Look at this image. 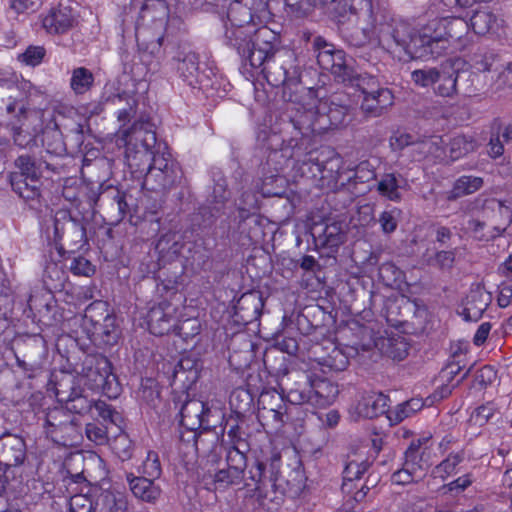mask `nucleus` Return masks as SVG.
Listing matches in <instances>:
<instances>
[{
	"label": "nucleus",
	"mask_w": 512,
	"mask_h": 512,
	"mask_svg": "<svg viewBox=\"0 0 512 512\" xmlns=\"http://www.w3.org/2000/svg\"><path fill=\"white\" fill-rule=\"evenodd\" d=\"M134 100L135 118L130 125V188H139L158 194L179 184L183 172L167 147L157 142L155 125L144 98Z\"/></svg>",
	"instance_id": "nucleus-1"
},
{
	"label": "nucleus",
	"mask_w": 512,
	"mask_h": 512,
	"mask_svg": "<svg viewBox=\"0 0 512 512\" xmlns=\"http://www.w3.org/2000/svg\"><path fill=\"white\" fill-rule=\"evenodd\" d=\"M280 455H274L269 464L259 459L253 460V465L247 474H240L228 467L217 470L214 473H205L201 478V484L210 492H225L230 488H247L255 491L262 506L272 503L276 506L283 501L284 480L280 474Z\"/></svg>",
	"instance_id": "nucleus-2"
},
{
	"label": "nucleus",
	"mask_w": 512,
	"mask_h": 512,
	"mask_svg": "<svg viewBox=\"0 0 512 512\" xmlns=\"http://www.w3.org/2000/svg\"><path fill=\"white\" fill-rule=\"evenodd\" d=\"M263 363L269 373L286 375L284 391L291 404L326 408L339 394L338 385L328 378L306 371L288 373L285 357L276 349L265 352Z\"/></svg>",
	"instance_id": "nucleus-3"
},
{
	"label": "nucleus",
	"mask_w": 512,
	"mask_h": 512,
	"mask_svg": "<svg viewBox=\"0 0 512 512\" xmlns=\"http://www.w3.org/2000/svg\"><path fill=\"white\" fill-rule=\"evenodd\" d=\"M362 38L353 39L355 46L363 45L370 33H375L380 42L389 48H399L412 59H428L431 56L426 26L420 31L414 29L404 21L391 19L389 22L378 23L374 15L369 14V23L359 28Z\"/></svg>",
	"instance_id": "nucleus-4"
},
{
	"label": "nucleus",
	"mask_w": 512,
	"mask_h": 512,
	"mask_svg": "<svg viewBox=\"0 0 512 512\" xmlns=\"http://www.w3.org/2000/svg\"><path fill=\"white\" fill-rule=\"evenodd\" d=\"M275 39L273 47L269 48L268 55L262 63L249 67L262 74L269 85L273 87L282 86L283 98L294 102L297 100L295 94L301 82V69L294 64L296 58L293 52L281 53V37L278 33L275 35Z\"/></svg>",
	"instance_id": "nucleus-5"
},
{
	"label": "nucleus",
	"mask_w": 512,
	"mask_h": 512,
	"mask_svg": "<svg viewBox=\"0 0 512 512\" xmlns=\"http://www.w3.org/2000/svg\"><path fill=\"white\" fill-rule=\"evenodd\" d=\"M277 33L268 26L248 25L244 27H225L223 44L235 51L244 68L259 65L268 55L269 49L276 41Z\"/></svg>",
	"instance_id": "nucleus-6"
},
{
	"label": "nucleus",
	"mask_w": 512,
	"mask_h": 512,
	"mask_svg": "<svg viewBox=\"0 0 512 512\" xmlns=\"http://www.w3.org/2000/svg\"><path fill=\"white\" fill-rule=\"evenodd\" d=\"M96 417L106 424L100 427L94 423H88L85 428L87 438L96 445H104L110 442V446L118 455L128 452V433L126 432V420L111 405L104 401L95 404Z\"/></svg>",
	"instance_id": "nucleus-7"
},
{
	"label": "nucleus",
	"mask_w": 512,
	"mask_h": 512,
	"mask_svg": "<svg viewBox=\"0 0 512 512\" xmlns=\"http://www.w3.org/2000/svg\"><path fill=\"white\" fill-rule=\"evenodd\" d=\"M75 371L88 389L101 392L110 399L120 394L121 387L111 371V363L102 353L85 354Z\"/></svg>",
	"instance_id": "nucleus-8"
},
{
	"label": "nucleus",
	"mask_w": 512,
	"mask_h": 512,
	"mask_svg": "<svg viewBox=\"0 0 512 512\" xmlns=\"http://www.w3.org/2000/svg\"><path fill=\"white\" fill-rule=\"evenodd\" d=\"M320 116L319 107L297 110L288 124L291 136L283 139L281 152L290 150V155L294 156L313 146L315 137L324 134L323 129H318Z\"/></svg>",
	"instance_id": "nucleus-9"
},
{
	"label": "nucleus",
	"mask_w": 512,
	"mask_h": 512,
	"mask_svg": "<svg viewBox=\"0 0 512 512\" xmlns=\"http://www.w3.org/2000/svg\"><path fill=\"white\" fill-rule=\"evenodd\" d=\"M112 207L117 210L120 219L110 227H100L96 232V239L101 253L106 259L119 260L124 254V247L126 245V224H121L120 221L125 217L127 212L128 203L126 201V192L118 189L113 190Z\"/></svg>",
	"instance_id": "nucleus-10"
},
{
	"label": "nucleus",
	"mask_w": 512,
	"mask_h": 512,
	"mask_svg": "<svg viewBox=\"0 0 512 512\" xmlns=\"http://www.w3.org/2000/svg\"><path fill=\"white\" fill-rule=\"evenodd\" d=\"M54 240L61 256L88 249V238L83 218L73 217L66 211L54 218Z\"/></svg>",
	"instance_id": "nucleus-11"
},
{
	"label": "nucleus",
	"mask_w": 512,
	"mask_h": 512,
	"mask_svg": "<svg viewBox=\"0 0 512 512\" xmlns=\"http://www.w3.org/2000/svg\"><path fill=\"white\" fill-rule=\"evenodd\" d=\"M470 24L460 17L435 18L426 25L430 58L441 56L452 42L461 41L467 35Z\"/></svg>",
	"instance_id": "nucleus-12"
},
{
	"label": "nucleus",
	"mask_w": 512,
	"mask_h": 512,
	"mask_svg": "<svg viewBox=\"0 0 512 512\" xmlns=\"http://www.w3.org/2000/svg\"><path fill=\"white\" fill-rule=\"evenodd\" d=\"M43 427L46 436L57 445L71 447L77 445L82 439L81 423L78 417L62 406L47 410Z\"/></svg>",
	"instance_id": "nucleus-13"
},
{
	"label": "nucleus",
	"mask_w": 512,
	"mask_h": 512,
	"mask_svg": "<svg viewBox=\"0 0 512 512\" xmlns=\"http://www.w3.org/2000/svg\"><path fill=\"white\" fill-rule=\"evenodd\" d=\"M165 28L166 20L164 18H156L154 11L147 5L142 6L135 23L138 51L148 57L158 54L162 47Z\"/></svg>",
	"instance_id": "nucleus-14"
},
{
	"label": "nucleus",
	"mask_w": 512,
	"mask_h": 512,
	"mask_svg": "<svg viewBox=\"0 0 512 512\" xmlns=\"http://www.w3.org/2000/svg\"><path fill=\"white\" fill-rule=\"evenodd\" d=\"M176 308L168 302H162L158 306L152 307L146 316V322L149 332L155 336H163L173 332L185 341L198 335V328L192 327L191 332H186V326L194 324V321L185 319L178 321Z\"/></svg>",
	"instance_id": "nucleus-15"
},
{
	"label": "nucleus",
	"mask_w": 512,
	"mask_h": 512,
	"mask_svg": "<svg viewBox=\"0 0 512 512\" xmlns=\"http://www.w3.org/2000/svg\"><path fill=\"white\" fill-rule=\"evenodd\" d=\"M479 74L467 70H459L452 63L442 64L437 68V77L434 92L441 97H453L462 88L465 95H476L480 89L475 82L479 81Z\"/></svg>",
	"instance_id": "nucleus-16"
},
{
	"label": "nucleus",
	"mask_w": 512,
	"mask_h": 512,
	"mask_svg": "<svg viewBox=\"0 0 512 512\" xmlns=\"http://www.w3.org/2000/svg\"><path fill=\"white\" fill-rule=\"evenodd\" d=\"M303 39L311 45V51L323 70L329 71L339 83L343 77H347V71L351 66L347 64L344 50L337 48L320 35L304 33Z\"/></svg>",
	"instance_id": "nucleus-17"
},
{
	"label": "nucleus",
	"mask_w": 512,
	"mask_h": 512,
	"mask_svg": "<svg viewBox=\"0 0 512 512\" xmlns=\"http://www.w3.org/2000/svg\"><path fill=\"white\" fill-rule=\"evenodd\" d=\"M99 306H102V304L92 303L86 308L82 327L90 342L96 348L105 350L118 343L121 330L116 317L113 315L106 314L103 317V322L94 318L93 312Z\"/></svg>",
	"instance_id": "nucleus-18"
},
{
	"label": "nucleus",
	"mask_w": 512,
	"mask_h": 512,
	"mask_svg": "<svg viewBox=\"0 0 512 512\" xmlns=\"http://www.w3.org/2000/svg\"><path fill=\"white\" fill-rule=\"evenodd\" d=\"M175 60L179 77L192 88L206 90L213 86L211 79L200 70L199 55L187 47L179 48Z\"/></svg>",
	"instance_id": "nucleus-19"
},
{
	"label": "nucleus",
	"mask_w": 512,
	"mask_h": 512,
	"mask_svg": "<svg viewBox=\"0 0 512 512\" xmlns=\"http://www.w3.org/2000/svg\"><path fill=\"white\" fill-rule=\"evenodd\" d=\"M321 174L318 188L327 191H336L345 186L340 182L343 173V159L334 149L322 147L320 149Z\"/></svg>",
	"instance_id": "nucleus-20"
},
{
	"label": "nucleus",
	"mask_w": 512,
	"mask_h": 512,
	"mask_svg": "<svg viewBox=\"0 0 512 512\" xmlns=\"http://www.w3.org/2000/svg\"><path fill=\"white\" fill-rule=\"evenodd\" d=\"M235 207L237 216L235 221L238 222L237 229L241 232H245L244 225L249 220L255 225L261 224L260 216V198L256 191L249 189L241 192L240 196L235 199Z\"/></svg>",
	"instance_id": "nucleus-21"
},
{
	"label": "nucleus",
	"mask_w": 512,
	"mask_h": 512,
	"mask_svg": "<svg viewBox=\"0 0 512 512\" xmlns=\"http://www.w3.org/2000/svg\"><path fill=\"white\" fill-rule=\"evenodd\" d=\"M26 458V443L17 434L5 431L0 435V464L16 467L23 464Z\"/></svg>",
	"instance_id": "nucleus-22"
},
{
	"label": "nucleus",
	"mask_w": 512,
	"mask_h": 512,
	"mask_svg": "<svg viewBox=\"0 0 512 512\" xmlns=\"http://www.w3.org/2000/svg\"><path fill=\"white\" fill-rule=\"evenodd\" d=\"M282 154L289 159H294V168H296L300 176L311 180L318 188L322 166L320 161V150H315L313 146H311L306 151H301L299 155L295 154L294 156H291L290 150L288 152H282Z\"/></svg>",
	"instance_id": "nucleus-23"
},
{
	"label": "nucleus",
	"mask_w": 512,
	"mask_h": 512,
	"mask_svg": "<svg viewBox=\"0 0 512 512\" xmlns=\"http://www.w3.org/2000/svg\"><path fill=\"white\" fill-rule=\"evenodd\" d=\"M200 376L199 361L190 357H182L172 368L169 376L170 385L187 391L192 389Z\"/></svg>",
	"instance_id": "nucleus-24"
},
{
	"label": "nucleus",
	"mask_w": 512,
	"mask_h": 512,
	"mask_svg": "<svg viewBox=\"0 0 512 512\" xmlns=\"http://www.w3.org/2000/svg\"><path fill=\"white\" fill-rule=\"evenodd\" d=\"M469 24L477 35L491 34L499 37L505 33V21L487 7L474 10Z\"/></svg>",
	"instance_id": "nucleus-25"
},
{
	"label": "nucleus",
	"mask_w": 512,
	"mask_h": 512,
	"mask_svg": "<svg viewBox=\"0 0 512 512\" xmlns=\"http://www.w3.org/2000/svg\"><path fill=\"white\" fill-rule=\"evenodd\" d=\"M263 307L264 302L258 292L244 293L234 306L235 321L247 326L259 320Z\"/></svg>",
	"instance_id": "nucleus-26"
},
{
	"label": "nucleus",
	"mask_w": 512,
	"mask_h": 512,
	"mask_svg": "<svg viewBox=\"0 0 512 512\" xmlns=\"http://www.w3.org/2000/svg\"><path fill=\"white\" fill-rule=\"evenodd\" d=\"M223 435L213 429H201L195 441L193 453L198 457L207 458L212 463L221 459L222 449L225 446Z\"/></svg>",
	"instance_id": "nucleus-27"
},
{
	"label": "nucleus",
	"mask_w": 512,
	"mask_h": 512,
	"mask_svg": "<svg viewBox=\"0 0 512 512\" xmlns=\"http://www.w3.org/2000/svg\"><path fill=\"white\" fill-rule=\"evenodd\" d=\"M492 301L491 293L480 283L472 284L466 296L462 316L465 321H478Z\"/></svg>",
	"instance_id": "nucleus-28"
},
{
	"label": "nucleus",
	"mask_w": 512,
	"mask_h": 512,
	"mask_svg": "<svg viewBox=\"0 0 512 512\" xmlns=\"http://www.w3.org/2000/svg\"><path fill=\"white\" fill-rule=\"evenodd\" d=\"M17 171L11 172L9 180L13 179H42L43 170H52L54 167L40 157L28 153L21 154L15 159Z\"/></svg>",
	"instance_id": "nucleus-29"
},
{
	"label": "nucleus",
	"mask_w": 512,
	"mask_h": 512,
	"mask_svg": "<svg viewBox=\"0 0 512 512\" xmlns=\"http://www.w3.org/2000/svg\"><path fill=\"white\" fill-rule=\"evenodd\" d=\"M391 89H377L375 93L362 97L360 110L365 118H377L385 115L394 104Z\"/></svg>",
	"instance_id": "nucleus-30"
},
{
	"label": "nucleus",
	"mask_w": 512,
	"mask_h": 512,
	"mask_svg": "<svg viewBox=\"0 0 512 512\" xmlns=\"http://www.w3.org/2000/svg\"><path fill=\"white\" fill-rule=\"evenodd\" d=\"M364 7L358 11V9L349 0L339 1L334 8V18L337 23L341 26V30L344 33H348V27H345L349 23H358L361 18L367 19L369 22V14L373 15L372 4L370 1H361Z\"/></svg>",
	"instance_id": "nucleus-31"
},
{
	"label": "nucleus",
	"mask_w": 512,
	"mask_h": 512,
	"mask_svg": "<svg viewBox=\"0 0 512 512\" xmlns=\"http://www.w3.org/2000/svg\"><path fill=\"white\" fill-rule=\"evenodd\" d=\"M60 393H58V401L64 402V409L69 411L76 416V414H86L95 411V404L98 401L90 400L87 396L83 394V389L80 385H72L69 387V390L59 389Z\"/></svg>",
	"instance_id": "nucleus-32"
},
{
	"label": "nucleus",
	"mask_w": 512,
	"mask_h": 512,
	"mask_svg": "<svg viewBox=\"0 0 512 512\" xmlns=\"http://www.w3.org/2000/svg\"><path fill=\"white\" fill-rule=\"evenodd\" d=\"M24 346L22 357L15 353L16 363L23 371L32 373L41 365L46 350L45 341L41 336H33L28 338Z\"/></svg>",
	"instance_id": "nucleus-33"
},
{
	"label": "nucleus",
	"mask_w": 512,
	"mask_h": 512,
	"mask_svg": "<svg viewBox=\"0 0 512 512\" xmlns=\"http://www.w3.org/2000/svg\"><path fill=\"white\" fill-rule=\"evenodd\" d=\"M73 24L72 9L62 4L51 8L48 14L42 18V27L49 34H64L73 27Z\"/></svg>",
	"instance_id": "nucleus-34"
},
{
	"label": "nucleus",
	"mask_w": 512,
	"mask_h": 512,
	"mask_svg": "<svg viewBox=\"0 0 512 512\" xmlns=\"http://www.w3.org/2000/svg\"><path fill=\"white\" fill-rule=\"evenodd\" d=\"M432 438L431 435L413 439L404 453V461L407 467L417 472L426 470L430 465V453L426 444Z\"/></svg>",
	"instance_id": "nucleus-35"
},
{
	"label": "nucleus",
	"mask_w": 512,
	"mask_h": 512,
	"mask_svg": "<svg viewBox=\"0 0 512 512\" xmlns=\"http://www.w3.org/2000/svg\"><path fill=\"white\" fill-rule=\"evenodd\" d=\"M222 419L225 422V426L222 431H226L229 439L228 443L225 445H242V447L248 449L249 444L247 442V438L249 437L250 432L247 430V427L248 422L252 420V417H242L240 415L230 413L228 417L222 415Z\"/></svg>",
	"instance_id": "nucleus-36"
},
{
	"label": "nucleus",
	"mask_w": 512,
	"mask_h": 512,
	"mask_svg": "<svg viewBox=\"0 0 512 512\" xmlns=\"http://www.w3.org/2000/svg\"><path fill=\"white\" fill-rule=\"evenodd\" d=\"M28 308L30 312L37 310L38 321L44 326L51 327L60 321L61 315L51 295L47 298H39L31 295L28 299Z\"/></svg>",
	"instance_id": "nucleus-37"
},
{
	"label": "nucleus",
	"mask_w": 512,
	"mask_h": 512,
	"mask_svg": "<svg viewBox=\"0 0 512 512\" xmlns=\"http://www.w3.org/2000/svg\"><path fill=\"white\" fill-rule=\"evenodd\" d=\"M315 246L327 249L328 253L337 252L345 241V234L339 223L333 222L323 226L320 232H312Z\"/></svg>",
	"instance_id": "nucleus-38"
},
{
	"label": "nucleus",
	"mask_w": 512,
	"mask_h": 512,
	"mask_svg": "<svg viewBox=\"0 0 512 512\" xmlns=\"http://www.w3.org/2000/svg\"><path fill=\"white\" fill-rule=\"evenodd\" d=\"M406 185L407 181L400 173H384L377 183L376 191L389 201L400 202L402 200L401 189Z\"/></svg>",
	"instance_id": "nucleus-39"
},
{
	"label": "nucleus",
	"mask_w": 512,
	"mask_h": 512,
	"mask_svg": "<svg viewBox=\"0 0 512 512\" xmlns=\"http://www.w3.org/2000/svg\"><path fill=\"white\" fill-rule=\"evenodd\" d=\"M319 109L321 116L318 129H323L324 133L342 125L348 114V106L337 104L334 101H331L329 105L321 104Z\"/></svg>",
	"instance_id": "nucleus-40"
},
{
	"label": "nucleus",
	"mask_w": 512,
	"mask_h": 512,
	"mask_svg": "<svg viewBox=\"0 0 512 512\" xmlns=\"http://www.w3.org/2000/svg\"><path fill=\"white\" fill-rule=\"evenodd\" d=\"M371 464L367 459L361 461L353 459L346 463L342 472L343 482L341 490L343 494H350L353 492V489L357 488V484L361 481L363 475L368 472Z\"/></svg>",
	"instance_id": "nucleus-41"
},
{
	"label": "nucleus",
	"mask_w": 512,
	"mask_h": 512,
	"mask_svg": "<svg viewBox=\"0 0 512 512\" xmlns=\"http://www.w3.org/2000/svg\"><path fill=\"white\" fill-rule=\"evenodd\" d=\"M205 402L191 399L185 401L180 410V428L199 430L203 426Z\"/></svg>",
	"instance_id": "nucleus-42"
},
{
	"label": "nucleus",
	"mask_w": 512,
	"mask_h": 512,
	"mask_svg": "<svg viewBox=\"0 0 512 512\" xmlns=\"http://www.w3.org/2000/svg\"><path fill=\"white\" fill-rule=\"evenodd\" d=\"M12 190L22 198L31 208H36L41 199V179H13L10 180Z\"/></svg>",
	"instance_id": "nucleus-43"
},
{
	"label": "nucleus",
	"mask_w": 512,
	"mask_h": 512,
	"mask_svg": "<svg viewBox=\"0 0 512 512\" xmlns=\"http://www.w3.org/2000/svg\"><path fill=\"white\" fill-rule=\"evenodd\" d=\"M340 83L346 86L356 87L362 94V96L370 95L375 93L377 89H384L381 86L378 78L368 73H357L351 66L347 71V77H343Z\"/></svg>",
	"instance_id": "nucleus-44"
},
{
	"label": "nucleus",
	"mask_w": 512,
	"mask_h": 512,
	"mask_svg": "<svg viewBox=\"0 0 512 512\" xmlns=\"http://www.w3.org/2000/svg\"><path fill=\"white\" fill-rule=\"evenodd\" d=\"M255 395L247 388H235L229 397L231 413L242 417H253Z\"/></svg>",
	"instance_id": "nucleus-45"
},
{
	"label": "nucleus",
	"mask_w": 512,
	"mask_h": 512,
	"mask_svg": "<svg viewBox=\"0 0 512 512\" xmlns=\"http://www.w3.org/2000/svg\"><path fill=\"white\" fill-rule=\"evenodd\" d=\"M286 384V376L281 379L279 382L280 392L277 390H268L263 391L258 398L257 409L258 410H292L286 402H289L287 399V394L284 391V387Z\"/></svg>",
	"instance_id": "nucleus-46"
},
{
	"label": "nucleus",
	"mask_w": 512,
	"mask_h": 512,
	"mask_svg": "<svg viewBox=\"0 0 512 512\" xmlns=\"http://www.w3.org/2000/svg\"><path fill=\"white\" fill-rule=\"evenodd\" d=\"M389 398L383 393H377L364 397L357 406L360 416L373 419L388 412Z\"/></svg>",
	"instance_id": "nucleus-47"
},
{
	"label": "nucleus",
	"mask_w": 512,
	"mask_h": 512,
	"mask_svg": "<svg viewBox=\"0 0 512 512\" xmlns=\"http://www.w3.org/2000/svg\"><path fill=\"white\" fill-rule=\"evenodd\" d=\"M292 410H258L257 420L266 433H277L291 420Z\"/></svg>",
	"instance_id": "nucleus-48"
},
{
	"label": "nucleus",
	"mask_w": 512,
	"mask_h": 512,
	"mask_svg": "<svg viewBox=\"0 0 512 512\" xmlns=\"http://www.w3.org/2000/svg\"><path fill=\"white\" fill-rule=\"evenodd\" d=\"M5 111L9 116V124L12 126L14 139L17 141V137L25 132L23 126L28 117V110L23 100L9 97L5 103Z\"/></svg>",
	"instance_id": "nucleus-49"
},
{
	"label": "nucleus",
	"mask_w": 512,
	"mask_h": 512,
	"mask_svg": "<svg viewBox=\"0 0 512 512\" xmlns=\"http://www.w3.org/2000/svg\"><path fill=\"white\" fill-rule=\"evenodd\" d=\"M451 160L455 161L480 147V142L473 135L459 134L452 137L446 144Z\"/></svg>",
	"instance_id": "nucleus-50"
},
{
	"label": "nucleus",
	"mask_w": 512,
	"mask_h": 512,
	"mask_svg": "<svg viewBox=\"0 0 512 512\" xmlns=\"http://www.w3.org/2000/svg\"><path fill=\"white\" fill-rule=\"evenodd\" d=\"M484 185L482 177L473 175H462L457 178L452 189L447 194V200L455 201L461 197L473 194L479 191Z\"/></svg>",
	"instance_id": "nucleus-51"
},
{
	"label": "nucleus",
	"mask_w": 512,
	"mask_h": 512,
	"mask_svg": "<svg viewBox=\"0 0 512 512\" xmlns=\"http://www.w3.org/2000/svg\"><path fill=\"white\" fill-rule=\"evenodd\" d=\"M153 480L143 476L131 478L130 492L141 501L154 503L159 498L161 490Z\"/></svg>",
	"instance_id": "nucleus-52"
},
{
	"label": "nucleus",
	"mask_w": 512,
	"mask_h": 512,
	"mask_svg": "<svg viewBox=\"0 0 512 512\" xmlns=\"http://www.w3.org/2000/svg\"><path fill=\"white\" fill-rule=\"evenodd\" d=\"M213 182L214 184L209 196V203L211 205V210L215 211L216 214H219L223 211L226 203L229 201L230 192L228 191L227 180L221 172L213 174Z\"/></svg>",
	"instance_id": "nucleus-53"
},
{
	"label": "nucleus",
	"mask_w": 512,
	"mask_h": 512,
	"mask_svg": "<svg viewBox=\"0 0 512 512\" xmlns=\"http://www.w3.org/2000/svg\"><path fill=\"white\" fill-rule=\"evenodd\" d=\"M226 455V467L236 470L240 474H247L249 468L253 465V462H249L246 451L249 450L242 447V445H225L224 446Z\"/></svg>",
	"instance_id": "nucleus-54"
},
{
	"label": "nucleus",
	"mask_w": 512,
	"mask_h": 512,
	"mask_svg": "<svg viewBox=\"0 0 512 512\" xmlns=\"http://www.w3.org/2000/svg\"><path fill=\"white\" fill-rule=\"evenodd\" d=\"M115 5V25L114 30L116 36L118 38L119 43V53L121 56V60L125 65V60L127 58V49H126V0H112Z\"/></svg>",
	"instance_id": "nucleus-55"
},
{
	"label": "nucleus",
	"mask_w": 512,
	"mask_h": 512,
	"mask_svg": "<svg viewBox=\"0 0 512 512\" xmlns=\"http://www.w3.org/2000/svg\"><path fill=\"white\" fill-rule=\"evenodd\" d=\"M466 458L465 449H460L457 451H450L446 457L437 464L433 469V474L435 477H439L442 480H445L451 475L458 473V466L464 462Z\"/></svg>",
	"instance_id": "nucleus-56"
},
{
	"label": "nucleus",
	"mask_w": 512,
	"mask_h": 512,
	"mask_svg": "<svg viewBox=\"0 0 512 512\" xmlns=\"http://www.w3.org/2000/svg\"><path fill=\"white\" fill-rule=\"evenodd\" d=\"M248 25H257L253 21L251 9L240 2L231 4L227 11V21L224 27H244Z\"/></svg>",
	"instance_id": "nucleus-57"
},
{
	"label": "nucleus",
	"mask_w": 512,
	"mask_h": 512,
	"mask_svg": "<svg viewBox=\"0 0 512 512\" xmlns=\"http://www.w3.org/2000/svg\"><path fill=\"white\" fill-rule=\"evenodd\" d=\"M331 350L318 358V363L329 371H344L349 365V357L343 349L331 344Z\"/></svg>",
	"instance_id": "nucleus-58"
},
{
	"label": "nucleus",
	"mask_w": 512,
	"mask_h": 512,
	"mask_svg": "<svg viewBox=\"0 0 512 512\" xmlns=\"http://www.w3.org/2000/svg\"><path fill=\"white\" fill-rule=\"evenodd\" d=\"M94 84L93 73L85 68L78 67L72 71L70 87L76 95H82L89 91Z\"/></svg>",
	"instance_id": "nucleus-59"
},
{
	"label": "nucleus",
	"mask_w": 512,
	"mask_h": 512,
	"mask_svg": "<svg viewBox=\"0 0 512 512\" xmlns=\"http://www.w3.org/2000/svg\"><path fill=\"white\" fill-rule=\"evenodd\" d=\"M424 407L422 398H411L396 406L395 410L391 412L389 419L395 423H400L404 419L412 416Z\"/></svg>",
	"instance_id": "nucleus-60"
},
{
	"label": "nucleus",
	"mask_w": 512,
	"mask_h": 512,
	"mask_svg": "<svg viewBox=\"0 0 512 512\" xmlns=\"http://www.w3.org/2000/svg\"><path fill=\"white\" fill-rule=\"evenodd\" d=\"M149 201V197L146 195L139 200V202L135 205L132 213L130 209V225H136L137 221L140 219L153 221V216L157 213L160 204L154 200V202L148 206L146 202Z\"/></svg>",
	"instance_id": "nucleus-61"
},
{
	"label": "nucleus",
	"mask_w": 512,
	"mask_h": 512,
	"mask_svg": "<svg viewBox=\"0 0 512 512\" xmlns=\"http://www.w3.org/2000/svg\"><path fill=\"white\" fill-rule=\"evenodd\" d=\"M460 354H454L452 356V360L448 361V363L443 367L439 373V378L442 382H447V384H451L452 387H455L459 385L460 382H462L469 374L470 368L461 376L459 380L455 384H452L455 377L462 371L463 367L461 365L460 360H456V358H459Z\"/></svg>",
	"instance_id": "nucleus-62"
},
{
	"label": "nucleus",
	"mask_w": 512,
	"mask_h": 512,
	"mask_svg": "<svg viewBox=\"0 0 512 512\" xmlns=\"http://www.w3.org/2000/svg\"><path fill=\"white\" fill-rule=\"evenodd\" d=\"M138 472L142 474L143 477L150 479L159 478L162 473V467L158 453L152 450L147 451L146 458L139 466Z\"/></svg>",
	"instance_id": "nucleus-63"
},
{
	"label": "nucleus",
	"mask_w": 512,
	"mask_h": 512,
	"mask_svg": "<svg viewBox=\"0 0 512 512\" xmlns=\"http://www.w3.org/2000/svg\"><path fill=\"white\" fill-rule=\"evenodd\" d=\"M160 396V388L156 379L147 377L141 379L138 397L149 405L154 404Z\"/></svg>",
	"instance_id": "nucleus-64"
}]
</instances>
